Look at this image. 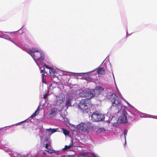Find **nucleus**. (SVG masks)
<instances>
[{"mask_svg": "<svg viewBox=\"0 0 157 157\" xmlns=\"http://www.w3.org/2000/svg\"><path fill=\"white\" fill-rule=\"evenodd\" d=\"M53 151H54V150L50 149L49 148V149H48V150H45V151L51 154L52 153H53Z\"/></svg>", "mask_w": 157, "mask_h": 157, "instance_id": "nucleus-18", "label": "nucleus"}, {"mask_svg": "<svg viewBox=\"0 0 157 157\" xmlns=\"http://www.w3.org/2000/svg\"><path fill=\"white\" fill-rule=\"evenodd\" d=\"M56 72L54 69L51 68L49 70V73L51 76H55V73Z\"/></svg>", "mask_w": 157, "mask_h": 157, "instance_id": "nucleus-11", "label": "nucleus"}, {"mask_svg": "<svg viewBox=\"0 0 157 157\" xmlns=\"http://www.w3.org/2000/svg\"><path fill=\"white\" fill-rule=\"evenodd\" d=\"M127 132H128V130H127L125 129L124 130V138H125V140H126V135L127 134Z\"/></svg>", "mask_w": 157, "mask_h": 157, "instance_id": "nucleus-19", "label": "nucleus"}, {"mask_svg": "<svg viewBox=\"0 0 157 157\" xmlns=\"http://www.w3.org/2000/svg\"><path fill=\"white\" fill-rule=\"evenodd\" d=\"M109 99L112 102V105L113 106L116 107L118 108L121 107L122 105L121 100L115 94L113 93L109 95Z\"/></svg>", "mask_w": 157, "mask_h": 157, "instance_id": "nucleus-2", "label": "nucleus"}, {"mask_svg": "<svg viewBox=\"0 0 157 157\" xmlns=\"http://www.w3.org/2000/svg\"><path fill=\"white\" fill-rule=\"evenodd\" d=\"M92 120L94 121H98L103 120L104 119V116L97 111L93 113L91 115Z\"/></svg>", "mask_w": 157, "mask_h": 157, "instance_id": "nucleus-5", "label": "nucleus"}, {"mask_svg": "<svg viewBox=\"0 0 157 157\" xmlns=\"http://www.w3.org/2000/svg\"><path fill=\"white\" fill-rule=\"evenodd\" d=\"M89 101L82 99L80 101L78 106L79 108L84 112H88L89 110L87 104Z\"/></svg>", "mask_w": 157, "mask_h": 157, "instance_id": "nucleus-3", "label": "nucleus"}, {"mask_svg": "<svg viewBox=\"0 0 157 157\" xmlns=\"http://www.w3.org/2000/svg\"><path fill=\"white\" fill-rule=\"evenodd\" d=\"M60 152H61L60 151H55V150L53 151V153H55L57 155H58L59 154V153Z\"/></svg>", "mask_w": 157, "mask_h": 157, "instance_id": "nucleus-22", "label": "nucleus"}, {"mask_svg": "<svg viewBox=\"0 0 157 157\" xmlns=\"http://www.w3.org/2000/svg\"><path fill=\"white\" fill-rule=\"evenodd\" d=\"M79 132L83 134H87L92 128L91 123L89 122H81L76 126Z\"/></svg>", "mask_w": 157, "mask_h": 157, "instance_id": "nucleus-1", "label": "nucleus"}, {"mask_svg": "<svg viewBox=\"0 0 157 157\" xmlns=\"http://www.w3.org/2000/svg\"><path fill=\"white\" fill-rule=\"evenodd\" d=\"M40 107L39 106L37 109L36 110V111H35V112L34 113H35V114H37L38 113L39 111H40V109H39Z\"/></svg>", "mask_w": 157, "mask_h": 157, "instance_id": "nucleus-20", "label": "nucleus"}, {"mask_svg": "<svg viewBox=\"0 0 157 157\" xmlns=\"http://www.w3.org/2000/svg\"><path fill=\"white\" fill-rule=\"evenodd\" d=\"M49 146H50V145H49V144H46L45 146V148L47 149L48 150V149H49V148H48Z\"/></svg>", "mask_w": 157, "mask_h": 157, "instance_id": "nucleus-23", "label": "nucleus"}, {"mask_svg": "<svg viewBox=\"0 0 157 157\" xmlns=\"http://www.w3.org/2000/svg\"><path fill=\"white\" fill-rule=\"evenodd\" d=\"M44 69L43 70H41L40 71V72L41 73H43L44 72Z\"/></svg>", "mask_w": 157, "mask_h": 157, "instance_id": "nucleus-29", "label": "nucleus"}, {"mask_svg": "<svg viewBox=\"0 0 157 157\" xmlns=\"http://www.w3.org/2000/svg\"><path fill=\"white\" fill-rule=\"evenodd\" d=\"M95 95V91L93 90H91L90 91L86 93L83 91L80 94V95L81 97H85L86 99H85V100H87L88 101L94 97Z\"/></svg>", "mask_w": 157, "mask_h": 157, "instance_id": "nucleus-4", "label": "nucleus"}, {"mask_svg": "<svg viewBox=\"0 0 157 157\" xmlns=\"http://www.w3.org/2000/svg\"><path fill=\"white\" fill-rule=\"evenodd\" d=\"M58 128H53V129H47V131H48L49 130H50L51 131V133H53L55 132H56L57 131V130Z\"/></svg>", "mask_w": 157, "mask_h": 157, "instance_id": "nucleus-17", "label": "nucleus"}, {"mask_svg": "<svg viewBox=\"0 0 157 157\" xmlns=\"http://www.w3.org/2000/svg\"><path fill=\"white\" fill-rule=\"evenodd\" d=\"M43 66V67H45V68H47L48 69H50L51 68V67H49L45 64H44Z\"/></svg>", "mask_w": 157, "mask_h": 157, "instance_id": "nucleus-21", "label": "nucleus"}, {"mask_svg": "<svg viewBox=\"0 0 157 157\" xmlns=\"http://www.w3.org/2000/svg\"><path fill=\"white\" fill-rule=\"evenodd\" d=\"M47 94H44V97H43V98L44 99H45L47 97Z\"/></svg>", "mask_w": 157, "mask_h": 157, "instance_id": "nucleus-26", "label": "nucleus"}, {"mask_svg": "<svg viewBox=\"0 0 157 157\" xmlns=\"http://www.w3.org/2000/svg\"><path fill=\"white\" fill-rule=\"evenodd\" d=\"M29 51L31 53H33L35 52H37L38 50H36V49L34 48H30L29 50Z\"/></svg>", "mask_w": 157, "mask_h": 157, "instance_id": "nucleus-16", "label": "nucleus"}, {"mask_svg": "<svg viewBox=\"0 0 157 157\" xmlns=\"http://www.w3.org/2000/svg\"><path fill=\"white\" fill-rule=\"evenodd\" d=\"M97 73L98 74L104 75L105 73V69L104 68L100 67L97 70Z\"/></svg>", "mask_w": 157, "mask_h": 157, "instance_id": "nucleus-10", "label": "nucleus"}, {"mask_svg": "<svg viewBox=\"0 0 157 157\" xmlns=\"http://www.w3.org/2000/svg\"><path fill=\"white\" fill-rule=\"evenodd\" d=\"M92 157H98L97 155H96L94 153H92Z\"/></svg>", "mask_w": 157, "mask_h": 157, "instance_id": "nucleus-25", "label": "nucleus"}, {"mask_svg": "<svg viewBox=\"0 0 157 157\" xmlns=\"http://www.w3.org/2000/svg\"><path fill=\"white\" fill-rule=\"evenodd\" d=\"M72 99L71 98H68L66 101V105L68 107L71 106V102Z\"/></svg>", "mask_w": 157, "mask_h": 157, "instance_id": "nucleus-13", "label": "nucleus"}, {"mask_svg": "<svg viewBox=\"0 0 157 157\" xmlns=\"http://www.w3.org/2000/svg\"><path fill=\"white\" fill-rule=\"evenodd\" d=\"M44 75H45L44 74V73H43L42 74V78H44Z\"/></svg>", "mask_w": 157, "mask_h": 157, "instance_id": "nucleus-28", "label": "nucleus"}, {"mask_svg": "<svg viewBox=\"0 0 157 157\" xmlns=\"http://www.w3.org/2000/svg\"><path fill=\"white\" fill-rule=\"evenodd\" d=\"M128 114L125 110H123L122 112V115L120 117V120L123 123H126L128 121L127 115Z\"/></svg>", "mask_w": 157, "mask_h": 157, "instance_id": "nucleus-6", "label": "nucleus"}, {"mask_svg": "<svg viewBox=\"0 0 157 157\" xmlns=\"http://www.w3.org/2000/svg\"><path fill=\"white\" fill-rule=\"evenodd\" d=\"M37 115V114H35V113H34L30 117H31V118H33V117H35L36 115Z\"/></svg>", "mask_w": 157, "mask_h": 157, "instance_id": "nucleus-24", "label": "nucleus"}, {"mask_svg": "<svg viewBox=\"0 0 157 157\" xmlns=\"http://www.w3.org/2000/svg\"><path fill=\"white\" fill-rule=\"evenodd\" d=\"M33 55L34 58H36L38 60L43 59V58L41 57V53L39 52L38 51L37 52L34 53Z\"/></svg>", "mask_w": 157, "mask_h": 157, "instance_id": "nucleus-7", "label": "nucleus"}, {"mask_svg": "<svg viewBox=\"0 0 157 157\" xmlns=\"http://www.w3.org/2000/svg\"><path fill=\"white\" fill-rule=\"evenodd\" d=\"M63 101V98L59 97L57 98V102L56 104L57 105L60 104Z\"/></svg>", "mask_w": 157, "mask_h": 157, "instance_id": "nucleus-14", "label": "nucleus"}, {"mask_svg": "<svg viewBox=\"0 0 157 157\" xmlns=\"http://www.w3.org/2000/svg\"><path fill=\"white\" fill-rule=\"evenodd\" d=\"M62 130L63 131V134L65 135H69V134L70 132L69 131L67 130L66 129L64 128H62Z\"/></svg>", "mask_w": 157, "mask_h": 157, "instance_id": "nucleus-15", "label": "nucleus"}, {"mask_svg": "<svg viewBox=\"0 0 157 157\" xmlns=\"http://www.w3.org/2000/svg\"><path fill=\"white\" fill-rule=\"evenodd\" d=\"M95 90L96 91H104V89L100 86H96L95 88Z\"/></svg>", "mask_w": 157, "mask_h": 157, "instance_id": "nucleus-12", "label": "nucleus"}, {"mask_svg": "<svg viewBox=\"0 0 157 157\" xmlns=\"http://www.w3.org/2000/svg\"><path fill=\"white\" fill-rule=\"evenodd\" d=\"M58 109L55 108L52 109L51 110V112L49 114V116L51 117H52L56 114Z\"/></svg>", "mask_w": 157, "mask_h": 157, "instance_id": "nucleus-8", "label": "nucleus"}, {"mask_svg": "<svg viewBox=\"0 0 157 157\" xmlns=\"http://www.w3.org/2000/svg\"><path fill=\"white\" fill-rule=\"evenodd\" d=\"M43 153L44 154H45V153L44 152Z\"/></svg>", "mask_w": 157, "mask_h": 157, "instance_id": "nucleus-30", "label": "nucleus"}, {"mask_svg": "<svg viewBox=\"0 0 157 157\" xmlns=\"http://www.w3.org/2000/svg\"><path fill=\"white\" fill-rule=\"evenodd\" d=\"M42 81L43 82H44V83H45L46 82V81H45V79H44V78H42Z\"/></svg>", "mask_w": 157, "mask_h": 157, "instance_id": "nucleus-27", "label": "nucleus"}, {"mask_svg": "<svg viewBox=\"0 0 157 157\" xmlns=\"http://www.w3.org/2000/svg\"><path fill=\"white\" fill-rule=\"evenodd\" d=\"M73 145V143L72 140H71V142L70 145L67 146L65 145L64 147L62 149L63 151H65L71 148Z\"/></svg>", "mask_w": 157, "mask_h": 157, "instance_id": "nucleus-9", "label": "nucleus"}]
</instances>
